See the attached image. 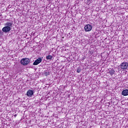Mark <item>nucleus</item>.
I'll return each mask as SVG.
<instances>
[{"label":"nucleus","mask_w":128,"mask_h":128,"mask_svg":"<svg viewBox=\"0 0 128 128\" xmlns=\"http://www.w3.org/2000/svg\"><path fill=\"white\" fill-rule=\"evenodd\" d=\"M2 30L4 32H8L10 30V27L8 26H4L2 28Z\"/></svg>","instance_id":"5"},{"label":"nucleus","mask_w":128,"mask_h":128,"mask_svg":"<svg viewBox=\"0 0 128 128\" xmlns=\"http://www.w3.org/2000/svg\"><path fill=\"white\" fill-rule=\"evenodd\" d=\"M84 28L86 32H90L92 30V25L88 24L85 26Z\"/></svg>","instance_id":"2"},{"label":"nucleus","mask_w":128,"mask_h":128,"mask_svg":"<svg viewBox=\"0 0 128 128\" xmlns=\"http://www.w3.org/2000/svg\"><path fill=\"white\" fill-rule=\"evenodd\" d=\"M114 72H116V71H114V69H110V70H109V74H110L112 76L114 74Z\"/></svg>","instance_id":"8"},{"label":"nucleus","mask_w":128,"mask_h":128,"mask_svg":"<svg viewBox=\"0 0 128 128\" xmlns=\"http://www.w3.org/2000/svg\"><path fill=\"white\" fill-rule=\"evenodd\" d=\"M30 60L28 58H24L20 60V64L22 66H28Z\"/></svg>","instance_id":"1"},{"label":"nucleus","mask_w":128,"mask_h":128,"mask_svg":"<svg viewBox=\"0 0 128 128\" xmlns=\"http://www.w3.org/2000/svg\"><path fill=\"white\" fill-rule=\"evenodd\" d=\"M12 24H14V23H12V21L11 22H7L6 24V26H12Z\"/></svg>","instance_id":"9"},{"label":"nucleus","mask_w":128,"mask_h":128,"mask_svg":"<svg viewBox=\"0 0 128 128\" xmlns=\"http://www.w3.org/2000/svg\"><path fill=\"white\" fill-rule=\"evenodd\" d=\"M26 96H30V98H32V96H34V90H28L27 92Z\"/></svg>","instance_id":"6"},{"label":"nucleus","mask_w":128,"mask_h":128,"mask_svg":"<svg viewBox=\"0 0 128 128\" xmlns=\"http://www.w3.org/2000/svg\"><path fill=\"white\" fill-rule=\"evenodd\" d=\"M120 66L122 70H126L128 68V62H124L120 65Z\"/></svg>","instance_id":"3"},{"label":"nucleus","mask_w":128,"mask_h":128,"mask_svg":"<svg viewBox=\"0 0 128 128\" xmlns=\"http://www.w3.org/2000/svg\"><path fill=\"white\" fill-rule=\"evenodd\" d=\"M122 96H128V90H124L122 92Z\"/></svg>","instance_id":"7"},{"label":"nucleus","mask_w":128,"mask_h":128,"mask_svg":"<svg viewBox=\"0 0 128 128\" xmlns=\"http://www.w3.org/2000/svg\"><path fill=\"white\" fill-rule=\"evenodd\" d=\"M14 116H16V114H15V115H14Z\"/></svg>","instance_id":"13"},{"label":"nucleus","mask_w":128,"mask_h":128,"mask_svg":"<svg viewBox=\"0 0 128 128\" xmlns=\"http://www.w3.org/2000/svg\"><path fill=\"white\" fill-rule=\"evenodd\" d=\"M46 58L47 60H52V56L50 55H48L46 56Z\"/></svg>","instance_id":"10"},{"label":"nucleus","mask_w":128,"mask_h":128,"mask_svg":"<svg viewBox=\"0 0 128 128\" xmlns=\"http://www.w3.org/2000/svg\"><path fill=\"white\" fill-rule=\"evenodd\" d=\"M50 74V72H47L44 73V76H49Z\"/></svg>","instance_id":"11"},{"label":"nucleus","mask_w":128,"mask_h":128,"mask_svg":"<svg viewBox=\"0 0 128 128\" xmlns=\"http://www.w3.org/2000/svg\"><path fill=\"white\" fill-rule=\"evenodd\" d=\"M42 58H39L36 60L33 63V66H38V64H40V62H42Z\"/></svg>","instance_id":"4"},{"label":"nucleus","mask_w":128,"mask_h":128,"mask_svg":"<svg viewBox=\"0 0 128 128\" xmlns=\"http://www.w3.org/2000/svg\"><path fill=\"white\" fill-rule=\"evenodd\" d=\"M32 34H34V33Z\"/></svg>","instance_id":"14"},{"label":"nucleus","mask_w":128,"mask_h":128,"mask_svg":"<svg viewBox=\"0 0 128 128\" xmlns=\"http://www.w3.org/2000/svg\"><path fill=\"white\" fill-rule=\"evenodd\" d=\"M82 71V69L80 68H78L77 69V72H80Z\"/></svg>","instance_id":"12"}]
</instances>
